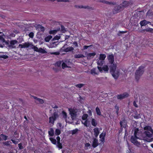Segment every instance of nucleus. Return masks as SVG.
I'll use <instances>...</instances> for the list:
<instances>
[{"mask_svg": "<svg viewBox=\"0 0 153 153\" xmlns=\"http://www.w3.org/2000/svg\"><path fill=\"white\" fill-rule=\"evenodd\" d=\"M110 67V71L111 73L112 76L114 77L115 79H117L118 77V75L117 73H115L117 66L116 64L114 63L111 64L109 66Z\"/></svg>", "mask_w": 153, "mask_h": 153, "instance_id": "obj_1", "label": "nucleus"}, {"mask_svg": "<svg viewBox=\"0 0 153 153\" xmlns=\"http://www.w3.org/2000/svg\"><path fill=\"white\" fill-rule=\"evenodd\" d=\"M144 68V67L140 66L136 70L135 73V77L137 80L138 81L139 80L140 76L143 73Z\"/></svg>", "mask_w": 153, "mask_h": 153, "instance_id": "obj_2", "label": "nucleus"}, {"mask_svg": "<svg viewBox=\"0 0 153 153\" xmlns=\"http://www.w3.org/2000/svg\"><path fill=\"white\" fill-rule=\"evenodd\" d=\"M106 135V133L105 131L104 132V131L103 132L101 133L100 135V143H99L98 141L96 139V147L99 144H102L104 143L105 137Z\"/></svg>", "mask_w": 153, "mask_h": 153, "instance_id": "obj_3", "label": "nucleus"}, {"mask_svg": "<svg viewBox=\"0 0 153 153\" xmlns=\"http://www.w3.org/2000/svg\"><path fill=\"white\" fill-rule=\"evenodd\" d=\"M123 7L120 4L118 5L115 6L112 10L113 14H117L123 10Z\"/></svg>", "mask_w": 153, "mask_h": 153, "instance_id": "obj_4", "label": "nucleus"}, {"mask_svg": "<svg viewBox=\"0 0 153 153\" xmlns=\"http://www.w3.org/2000/svg\"><path fill=\"white\" fill-rule=\"evenodd\" d=\"M120 131H121L123 130V128H124L125 130V132L127 131V127H128L127 122V121L125 119H124L122 121H120Z\"/></svg>", "mask_w": 153, "mask_h": 153, "instance_id": "obj_5", "label": "nucleus"}, {"mask_svg": "<svg viewBox=\"0 0 153 153\" xmlns=\"http://www.w3.org/2000/svg\"><path fill=\"white\" fill-rule=\"evenodd\" d=\"M58 116V112H54L52 116L50 117L49 118V123H53L54 121Z\"/></svg>", "mask_w": 153, "mask_h": 153, "instance_id": "obj_6", "label": "nucleus"}, {"mask_svg": "<svg viewBox=\"0 0 153 153\" xmlns=\"http://www.w3.org/2000/svg\"><path fill=\"white\" fill-rule=\"evenodd\" d=\"M138 138V137L137 136L135 137L134 136H131V142L133 143L134 145L138 146L140 145V143L137 140V139Z\"/></svg>", "mask_w": 153, "mask_h": 153, "instance_id": "obj_7", "label": "nucleus"}, {"mask_svg": "<svg viewBox=\"0 0 153 153\" xmlns=\"http://www.w3.org/2000/svg\"><path fill=\"white\" fill-rule=\"evenodd\" d=\"M97 68L100 72L101 73L102 72L103 70L106 72H107L109 70V68L107 65H104L102 67L98 66Z\"/></svg>", "mask_w": 153, "mask_h": 153, "instance_id": "obj_8", "label": "nucleus"}, {"mask_svg": "<svg viewBox=\"0 0 153 153\" xmlns=\"http://www.w3.org/2000/svg\"><path fill=\"white\" fill-rule=\"evenodd\" d=\"M108 62L111 64L114 63V56L113 54L109 55L107 57Z\"/></svg>", "mask_w": 153, "mask_h": 153, "instance_id": "obj_9", "label": "nucleus"}, {"mask_svg": "<svg viewBox=\"0 0 153 153\" xmlns=\"http://www.w3.org/2000/svg\"><path fill=\"white\" fill-rule=\"evenodd\" d=\"M129 94L126 92H125L122 94L117 95V98L118 99H122L126 97H128Z\"/></svg>", "mask_w": 153, "mask_h": 153, "instance_id": "obj_10", "label": "nucleus"}, {"mask_svg": "<svg viewBox=\"0 0 153 153\" xmlns=\"http://www.w3.org/2000/svg\"><path fill=\"white\" fill-rule=\"evenodd\" d=\"M30 45V44L28 42H25L22 44H20L19 45V47L21 48H27Z\"/></svg>", "mask_w": 153, "mask_h": 153, "instance_id": "obj_11", "label": "nucleus"}, {"mask_svg": "<svg viewBox=\"0 0 153 153\" xmlns=\"http://www.w3.org/2000/svg\"><path fill=\"white\" fill-rule=\"evenodd\" d=\"M100 1L107 4L115 5L116 4V3L115 2L108 1L104 0H100Z\"/></svg>", "mask_w": 153, "mask_h": 153, "instance_id": "obj_12", "label": "nucleus"}, {"mask_svg": "<svg viewBox=\"0 0 153 153\" xmlns=\"http://www.w3.org/2000/svg\"><path fill=\"white\" fill-rule=\"evenodd\" d=\"M76 8H84L87 9H92V7H91L88 6H84L83 5H75L74 6Z\"/></svg>", "mask_w": 153, "mask_h": 153, "instance_id": "obj_13", "label": "nucleus"}, {"mask_svg": "<svg viewBox=\"0 0 153 153\" xmlns=\"http://www.w3.org/2000/svg\"><path fill=\"white\" fill-rule=\"evenodd\" d=\"M0 42H2L3 44V45L0 44V47L1 48L3 47L4 44H5L7 45L9 44L8 42L6 41L4 39L3 37L0 40Z\"/></svg>", "mask_w": 153, "mask_h": 153, "instance_id": "obj_14", "label": "nucleus"}, {"mask_svg": "<svg viewBox=\"0 0 153 153\" xmlns=\"http://www.w3.org/2000/svg\"><path fill=\"white\" fill-rule=\"evenodd\" d=\"M129 3L128 1H123L122 4H121V6L123 7V9L124 10V8L129 6Z\"/></svg>", "mask_w": 153, "mask_h": 153, "instance_id": "obj_15", "label": "nucleus"}, {"mask_svg": "<svg viewBox=\"0 0 153 153\" xmlns=\"http://www.w3.org/2000/svg\"><path fill=\"white\" fill-rule=\"evenodd\" d=\"M143 129L144 130H147L148 131H150L153 134V129L151 126H146L144 127Z\"/></svg>", "mask_w": 153, "mask_h": 153, "instance_id": "obj_16", "label": "nucleus"}, {"mask_svg": "<svg viewBox=\"0 0 153 153\" xmlns=\"http://www.w3.org/2000/svg\"><path fill=\"white\" fill-rule=\"evenodd\" d=\"M149 22H147L145 20H143L140 21V24L141 26H145L146 25L148 24Z\"/></svg>", "mask_w": 153, "mask_h": 153, "instance_id": "obj_17", "label": "nucleus"}, {"mask_svg": "<svg viewBox=\"0 0 153 153\" xmlns=\"http://www.w3.org/2000/svg\"><path fill=\"white\" fill-rule=\"evenodd\" d=\"M144 134L146 137L151 138L152 137V134H151L149 131H146L144 132Z\"/></svg>", "mask_w": 153, "mask_h": 153, "instance_id": "obj_18", "label": "nucleus"}, {"mask_svg": "<svg viewBox=\"0 0 153 153\" xmlns=\"http://www.w3.org/2000/svg\"><path fill=\"white\" fill-rule=\"evenodd\" d=\"M18 42L16 40L10 41V45L8 46L9 47H11L12 48H14L12 46L17 43Z\"/></svg>", "mask_w": 153, "mask_h": 153, "instance_id": "obj_19", "label": "nucleus"}, {"mask_svg": "<svg viewBox=\"0 0 153 153\" xmlns=\"http://www.w3.org/2000/svg\"><path fill=\"white\" fill-rule=\"evenodd\" d=\"M74 50V48L73 47H67L64 49V51L66 52H68Z\"/></svg>", "mask_w": 153, "mask_h": 153, "instance_id": "obj_20", "label": "nucleus"}, {"mask_svg": "<svg viewBox=\"0 0 153 153\" xmlns=\"http://www.w3.org/2000/svg\"><path fill=\"white\" fill-rule=\"evenodd\" d=\"M34 99H36V102L37 103L43 104L44 102L43 100L42 99L37 98L36 97H34Z\"/></svg>", "mask_w": 153, "mask_h": 153, "instance_id": "obj_21", "label": "nucleus"}, {"mask_svg": "<svg viewBox=\"0 0 153 153\" xmlns=\"http://www.w3.org/2000/svg\"><path fill=\"white\" fill-rule=\"evenodd\" d=\"M31 48L32 49H33L34 51L38 52L39 49L36 46L34 45L33 44H31Z\"/></svg>", "mask_w": 153, "mask_h": 153, "instance_id": "obj_22", "label": "nucleus"}, {"mask_svg": "<svg viewBox=\"0 0 153 153\" xmlns=\"http://www.w3.org/2000/svg\"><path fill=\"white\" fill-rule=\"evenodd\" d=\"M95 55L96 53L95 52L89 53L87 55V56L88 58H93Z\"/></svg>", "mask_w": 153, "mask_h": 153, "instance_id": "obj_23", "label": "nucleus"}, {"mask_svg": "<svg viewBox=\"0 0 153 153\" xmlns=\"http://www.w3.org/2000/svg\"><path fill=\"white\" fill-rule=\"evenodd\" d=\"M106 57V55L104 54H100V55L99 59L100 60H102L104 61Z\"/></svg>", "mask_w": 153, "mask_h": 153, "instance_id": "obj_24", "label": "nucleus"}, {"mask_svg": "<svg viewBox=\"0 0 153 153\" xmlns=\"http://www.w3.org/2000/svg\"><path fill=\"white\" fill-rule=\"evenodd\" d=\"M104 62H105L104 61L102 60H100L99 59V60H98L97 61V64L98 65L102 66Z\"/></svg>", "mask_w": 153, "mask_h": 153, "instance_id": "obj_25", "label": "nucleus"}, {"mask_svg": "<svg viewBox=\"0 0 153 153\" xmlns=\"http://www.w3.org/2000/svg\"><path fill=\"white\" fill-rule=\"evenodd\" d=\"M49 135L51 136H53L54 135V131L52 128H51L50 131L48 132Z\"/></svg>", "mask_w": 153, "mask_h": 153, "instance_id": "obj_26", "label": "nucleus"}, {"mask_svg": "<svg viewBox=\"0 0 153 153\" xmlns=\"http://www.w3.org/2000/svg\"><path fill=\"white\" fill-rule=\"evenodd\" d=\"M146 14L148 16H153V12L152 10H149L147 12Z\"/></svg>", "mask_w": 153, "mask_h": 153, "instance_id": "obj_27", "label": "nucleus"}, {"mask_svg": "<svg viewBox=\"0 0 153 153\" xmlns=\"http://www.w3.org/2000/svg\"><path fill=\"white\" fill-rule=\"evenodd\" d=\"M84 57L85 56L83 54H76L74 56V57L76 58H79Z\"/></svg>", "mask_w": 153, "mask_h": 153, "instance_id": "obj_28", "label": "nucleus"}, {"mask_svg": "<svg viewBox=\"0 0 153 153\" xmlns=\"http://www.w3.org/2000/svg\"><path fill=\"white\" fill-rule=\"evenodd\" d=\"M52 38V36L49 35L45 38V40L46 42H49Z\"/></svg>", "mask_w": 153, "mask_h": 153, "instance_id": "obj_29", "label": "nucleus"}, {"mask_svg": "<svg viewBox=\"0 0 153 153\" xmlns=\"http://www.w3.org/2000/svg\"><path fill=\"white\" fill-rule=\"evenodd\" d=\"M49 139L53 144L55 145L56 144V140L55 139L52 137H50Z\"/></svg>", "mask_w": 153, "mask_h": 153, "instance_id": "obj_30", "label": "nucleus"}, {"mask_svg": "<svg viewBox=\"0 0 153 153\" xmlns=\"http://www.w3.org/2000/svg\"><path fill=\"white\" fill-rule=\"evenodd\" d=\"M1 135L2 136L1 137L2 139V140H6L7 139L8 136L7 135H4V134H1Z\"/></svg>", "mask_w": 153, "mask_h": 153, "instance_id": "obj_31", "label": "nucleus"}, {"mask_svg": "<svg viewBox=\"0 0 153 153\" xmlns=\"http://www.w3.org/2000/svg\"><path fill=\"white\" fill-rule=\"evenodd\" d=\"M38 52L42 53H46V51L44 49L41 48H39V51Z\"/></svg>", "mask_w": 153, "mask_h": 153, "instance_id": "obj_32", "label": "nucleus"}, {"mask_svg": "<svg viewBox=\"0 0 153 153\" xmlns=\"http://www.w3.org/2000/svg\"><path fill=\"white\" fill-rule=\"evenodd\" d=\"M143 31L145 32V31H146V32H153V29L150 28H147L146 29H145L143 30Z\"/></svg>", "mask_w": 153, "mask_h": 153, "instance_id": "obj_33", "label": "nucleus"}, {"mask_svg": "<svg viewBox=\"0 0 153 153\" xmlns=\"http://www.w3.org/2000/svg\"><path fill=\"white\" fill-rule=\"evenodd\" d=\"M88 116L87 114H84L82 117V119L83 120H87Z\"/></svg>", "mask_w": 153, "mask_h": 153, "instance_id": "obj_34", "label": "nucleus"}, {"mask_svg": "<svg viewBox=\"0 0 153 153\" xmlns=\"http://www.w3.org/2000/svg\"><path fill=\"white\" fill-rule=\"evenodd\" d=\"M8 56L6 55L1 54L0 55V59L3 58L4 59H6L8 58Z\"/></svg>", "mask_w": 153, "mask_h": 153, "instance_id": "obj_35", "label": "nucleus"}, {"mask_svg": "<svg viewBox=\"0 0 153 153\" xmlns=\"http://www.w3.org/2000/svg\"><path fill=\"white\" fill-rule=\"evenodd\" d=\"M61 133V131L59 129H56L55 130V134L56 135H59Z\"/></svg>", "mask_w": 153, "mask_h": 153, "instance_id": "obj_36", "label": "nucleus"}, {"mask_svg": "<svg viewBox=\"0 0 153 153\" xmlns=\"http://www.w3.org/2000/svg\"><path fill=\"white\" fill-rule=\"evenodd\" d=\"M62 115L63 117L64 118L66 119L67 118V114L65 111H62Z\"/></svg>", "mask_w": 153, "mask_h": 153, "instance_id": "obj_37", "label": "nucleus"}, {"mask_svg": "<svg viewBox=\"0 0 153 153\" xmlns=\"http://www.w3.org/2000/svg\"><path fill=\"white\" fill-rule=\"evenodd\" d=\"M91 147L90 144L88 143H86L85 144V149H88V147L89 148Z\"/></svg>", "mask_w": 153, "mask_h": 153, "instance_id": "obj_38", "label": "nucleus"}, {"mask_svg": "<svg viewBox=\"0 0 153 153\" xmlns=\"http://www.w3.org/2000/svg\"><path fill=\"white\" fill-rule=\"evenodd\" d=\"M96 114L99 115H101V112L100 110L98 107H96Z\"/></svg>", "mask_w": 153, "mask_h": 153, "instance_id": "obj_39", "label": "nucleus"}, {"mask_svg": "<svg viewBox=\"0 0 153 153\" xmlns=\"http://www.w3.org/2000/svg\"><path fill=\"white\" fill-rule=\"evenodd\" d=\"M58 147L60 149H62V144L60 142L57 143Z\"/></svg>", "mask_w": 153, "mask_h": 153, "instance_id": "obj_40", "label": "nucleus"}, {"mask_svg": "<svg viewBox=\"0 0 153 153\" xmlns=\"http://www.w3.org/2000/svg\"><path fill=\"white\" fill-rule=\"evenodd\" d=\"M78 131V129L76 128L71 131V134L72 135L75 134Z\"/></svg>", "mask_w": 153, "mask_h": 153, "instance_id": "obj_41", "label": "nucleus"}, {"mask_svg": "<svg viewBox=\"0 0 153 153\" xmlns=\"http://www.w3.org/2000/svg\"><path fill=\"white\" fill-rule=\"evenodd\" d=\"M84 85V84H79L76 85V86L79 88H81Z\"/></svg>", "mask_w": 153, "mask_h": 153, "instance_id": "obj_42", "label": "nucleus"}, {"mask_svg": "<svg viewBox=\"0 0 153 153\" xmlns=\"http://www.w3.org/2000/svg\"><path fill=\"white\" fill-rule=\"evenodd\" d=\"M138 131L139 129L138 128H136V129H135L134 131V136H135V137H136V136H137V134Z\"/></svg>", "mask_w": 153, "mask_h": 153, "instance_id": "obj_43", "label": "nucleus"}, {"mask_svg": "<svg viewBox=\"0 0 153 153\" xmlns=\"http://www.w3.org/2000/svg\"><path fill=\"white\" fill-rule=\"evenodd\" d=\"M57 30H53L50 31L49 33L50 34H55L56 33Z\"/></svg>", "mask_w": 153, "mask_h": 153, "instance_id": "obj_44", "label": "nucleus"}, {"mask_svg": "<svg viewBox=\"0 0 153 153\" xmlns=\"http://www.w3.org/2000/svg\"><path fill=\"white\" fill-rule=\"evenodd\" d=\"M91 73L92 74L94 75L96 74V70L95 68L91 70Z\"/></svg>", "mask_w": 153, "mask_h": 153, "instance_id": "obj_45", "label": "nucleus"}, {"mask_svg": "<svg viewBox=\"0 0 153 153\" xmlns=\"http://www.w3.org/2000/svg\"><path fill=\"white\" fill-rule=\"evenodd\" d=\"M88 122V121L87 120H85V121H84V123H83L82 121V123L86 127L88 126L87 125Z\"/></svg>", "mask_w": 153, "mask_h": 153, "instance_id": "obj_46", "label": "nucleus"}, {"mask_svg": "<svg viewBox=\"0 0 153 153\" xmlns=\"http://www.w3.org/2000/svg\"><path fill=\"white\" fill-rule=\"evenodd\" d=\"M67 67V66L66 63L63 62L62 64V69H64L65 68Z\"/></svg>", "mask_w": 153, "mask_h": 153, "instance_id": "obj_47", "label": "nucleus"}, {"mask_svg": "<svg viewBox=\"0 0 153 153\" xmlns=\"http://www.w3.org/2000/svg\"><path fill=\"white\" fill-rule=\"evenodd\" d=\"M34 35V33L33 32H30L28 35L29 37L31 38H33V37Z\"/></svg>", "mask_w": 153, "mask_h": 153, "instance_id": "obj_48", "label": "nucleus"}, {"mask_svg": "<svg viewBox=\"0 0 153 153\" xmlns=\"http://www.w3.org/2000/svg\"><path fill=\"white\" fill-rule=\"evenodd\" d=\"M115 108L116 109V113L117 114V115L118 114V111L119 110V107L116 105L115 106Z\"/></svg>", "mask_w": 153, "mask_h": 153, "instance_id": "obj_49", "label": "nucleus"}, {"mask_svg": "<svg viewBox=\"0 0 153 153\" xmlns=\"http://www.w3.org/2000/svg\"><path fill=\"white\" fill-rule=\"evenodd\" d=\"M92 146L95 148L96 147V138H94L93 143L92 144Z\"/></svg>", "mask_w": 153, "mask_h": 153, "instance_id": "obj_50", "label": "nucleus"}, {"mask_svg": "<svg viewBox=\"0 0 153 153\" xmlns=\"http://www.w3.org/2000/svg\"><path fill=\"white\" fill-rule=\"evenodd\" d=\"M18 146L20 149H23V147L22 143H19L18 144Z\"/></svg>", "mask_w": 153, "mask_h": 153, "instance_id": "obj_51", "label": "nucleus"}, {"mask_svg": "<svg viewBox=\"0 0 153 153\" xmlns=\"http://www.w3.org/2000/svg\"><path fill=\"white\" fill-rule=\"evenodd\" d=\"M91 124L93 126H96V122L95 121L94 119H92V121H91Z\"/></svg>", "mask_w": 153, "mask_h": 153, "instance_id": "obj_52", "label": "nucleus"}, {"mask_svg": "<svg viewBox=\"0 0 153 153\" xmlns=\"http://www.w3.org/2000/svg\"><path fill=\"white\" fill-rule=\"evenodd\" d=\"M38 27L40 28L41 29V30L42 31H44L45 29L44 27L40 25H38Z\"/></svg>", "mask_w": 153, "mask_h": 153, "instance_id": "obj_53", "label": "nucleus"}, {"mask_svg": "<svg viewBox=\"0 0 153 153\" xmlns=\"http://www.w3.org/2000/svg\"><path fill=\"white\" fill-rule=\"evenodd\" d=\"M61 30L63 32H64L66 31V30L65 29V27L63 25H61Z\"/></svg>", "mask_w": 153, "mask_h": 153, "instance_id": "obj_54", "label": "nucleus"}, {"mask_svg": "<svg viewBox=\"0 0 153 153\" xmlns=\"http://www.w3.org/2000/svg\"><path fill=\"white\" fill-rule=\"evenodd\" d=\"M51 54H54L55 55H59L60 54V53L59 52H52V53H51Z\"/></svg>", "mask_w": 153, "mask_h": 153, "instance_id": "obj_55", "label": "nucleus"}, {"mask_svg": "<svg viewBox=\"0 0 153 153\" xmlns=\"http://www.w3.org/2000/svg\"><path fill=\"white\" fill-rule=\"evenodd\" d=\"M92 46V45H90L89 46L84 45L83 46V49L84 50L87 49L88 48L91 47Z\"/></svg>", "mask_w": 153, "mask_h": 153, "instance_id": "obj_56", "label": "nucleus"}, {"mask_svg": "<svg viewBox=\"0 0 153 153\" xmlns=\"http://www.w3.org/2000/svg\"><path fill=\"white\" fill-rule=\"evenodd\" d=\"M10 141H7L6 142H5L4 143V144L5 145H6V146H8V145H9L10 144Z\"/></svg>", "mask_w": 153, "mask_h": 153, "instance_id": "obj_57", "label": "nucleus"}, {"mask_svg": "<svg viewBox=\"0 0 153 153\" xmlns=\"http://www.w3.org/2000/svg\"><path fill=\"white\" fill-rule=\"evenodd\" d=\"M11 140L13 142V143L15 144H16L18 143V141H16L14 140L13 139H11Z\"/></svg>", "mask_w": 153, "mask_h": 153, "instance_id": "obj_58", "label": "nucleus"}, {"mask_svg": "<svg viewBox=\"0 0 153 153\" xmlns=\"http://www.w3.org/2000/svg\"><path fill=\"white\" fill-rule=\"evenodd\" d=\"M99 134V131L98 128H96V137H97Z\"/></svg>", "mask_w": 153, "mask_h": 153, "instance_id": "obj_59", "label": "nucleus"}, {"mask_svg": "<svg viewBox=\"0 0 153 153\" xmlns=\"http://www.w3.org/2000/svg\"><path fill=\"white\" fill-rule=\"evenodd\" d=\"M56 138L57 140V143L60 142V137L59 136H57Z\"/></svg>", "mask_w": 153, "mask_h": 153, "instance_id": "obj_60", "label": "nucleus"}, {"mask_svg": "<svg viewBox=\"0 0 153 153\" xmlns=\"http://www.w3.org/2000/svg\"><path fill=\"white\" fill-rule=\"evenodd\" d=\"M74 46L76 47H77L78 46V45L76 42H74L73 43Z\"/></svg>", "mask_w": 153, "mask_h": 153, "instance_id": "obj_61", "label": "nucleus"}, {"mask_svg": "<svg viewBox=\"0 0 153 153\" xmlns=\"http://www.w3.org/2000/svg\"><path fill=\"white\" fill-rule=\"evenodd\" d=\"M61 62H57L56 63V64L57 65V66L58 67L60 66Z\"/></svg>", "mask_w": 153, "mask_h": 153, "instance_id": "obj_62", "label": "nucleus"}, {"mask_svg": "<svg viewBox=\"0 0 153 153\" xmlns=\"http://www.w3.org/2000/svg\"><path fill=\"white\" fill-rule=\"evenodd\" d=\"M127 32V31H120L119 32V33H125Z\"/></svg>", "mask_w": 153, "mask_h": 153, "instance_id": "obj_63", "label": "nucleus"}, {"mask_svg": "<svg viewBox=\"0 0 153 153\" xmlns=\"http://www.w3.org/2000/svg\"><path fill=\"white\" fill-rule=\"evenodd\" d=\"M134 117L135 119H138L139 118V116L138 115L134 116Z\"/></svg>", "mask_w": 153, "mask_h": 153, "instance_id": "obj_64", "label": "nucleus"}]
</instances>
